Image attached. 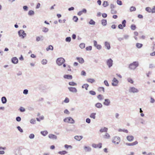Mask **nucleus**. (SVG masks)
<instances>
[{
  "mask_svg": "<svg viewBox=\"0 0 155 155\" xmlns=\"http://www.w3.org/2000/svg\"><path fill=\"white\" fill-rule=\"evenodd\" d=\"M139 65L138 61H134L130 64L129 68L131 70H134Z\"/></svg>",
  "mask_w": 155,
  "mask_h": 155,
  "instance_id": "obj_1",
  "label": "nucleus"
},
{
  "mask_svg": "<svg viewBox=\"0 0 155 155\" xmlns=\"http://www.w3.org/2000/svg\"><path fill=\"white\" fill-rule=\"evenodd\" d=\"M65 61L64 59L62 58H58L56 60V63L59 66L61 65Z\"/></svg>",
  "mask_w": 155,
  "mask_h": 155,
  "instance_id": "obj_2",
  "label": "nucleus"
},
{
  "mask_svg": "<svg viewBox=\"0 0 155 155\" xmlns=\"http://www.w3.org/2000/svg\"><path fill=\"white\" fill-rule=\"evenodd\" d=\"M18 34L19 36L21 38H24L26 36V34L23 30H20L18 31Z\"/></svg>",
  "mask_w": 155,
  "mask_h": 155,
  "instance_id": "obj_3",
  "label": "nucleus"
},
{
  "mask_svg": "<svg viewBox=\"0 0 155 155\" xmlns=\"http://www.w3.org/2000/svg\"><path fill=\"white\" fill-rule=\"evenodd\" d=\"M64 121L66 122L74 124V120L71 117L66 118L64 119Z\"/></svg>",
  "mask_w": 155,
  "mask_h": 155,
  "instance_id": "obj_4",
  "label": "nucleus"
},
{
  "mask_svg": "<svg viewBox=\"0 0 155 155\" xmlns=\"http://www.w3.org/2000/svg\"><path fill=\"white\" fill-rule=\"evenodd\" d=\"M129 91L130 92L134 93H138L139 92V90L134 87H130Z\"/></svg>",
  "mask_w": 155,
  "mask_h": 155,
  "instance_id": "obj_5",
  "label": "nucleus"
},
{
  "mask_svg": "<svg viewBox=\"0 0 155 155\" xmlns=\"http://www.w3.org/2000/svg\"><path fill=\"white\" fill-rule=\"evenodd\" d=\"M106 64L108 67L110 68L113 65V61L111 58H110L107 61Z\"/></svg>",
  "mask_w": 155,
  "mask_h": 155,
  "instance_id": "obj_6",
  "label": "nucleus"
},
{
  "mask_svg": "<svg viewBox=\"0 0 155 155\" xmlns=\"http://www.w3.org/2000/svg\"><path fill=\"white\" fill-rule=\"evenodd\" d=\"M120 141V139L119 137H114L112 142L114 143L118 144Z\"/></svg>",
  "mask_w": 155,
  "mask_h": 155,
  "instance_id": "obj_7",
  "label": "nucleus"
},
{
  "mask_svg": "<svg viewBox=\"0 0 155 155\" xmlns=\"http://www.w3.org/2000/svg\"><path fill=\"white\" fill-rule=\"evenodd\" d=\"M112 85L114 86H117L119 83V81L115 78H114L112 81Z\"/></svg>",
  "mask_w": 155,
  "mask_h": 155,
  "instance_id": "obj_8",
  "label": "nucleus"
},
{
  "mask_svg": "<svg viewBox=\"0 0 155 155\" xmlns=\"http://www.w3.org/2000/svg\"><path fill=\"white\" fill-rule=\"evenodd\" d=\"M110 99H106L104 100V102L103 103V104L105 105L108 106L110 105Z\"/></svg>",
  "mask_w": 155,
  "mask_h": 155,
  "instance_id": "obj_9",
  "label": "nucleus"
},
{
  "mask_svg": "<svg viewBox=\"0 0 155 155\" xmlns=\"http://www.w3.org/2000/svg\"><path fill=\"white\" fill-rule=\"evenodd\" d=\"M102 143H99L98 144H92V147L94 148H96L98 147L99 148H101L102 147Z\"/></svg>",
  "mask_w": 155,
  "mask_h": 155,
  "instance_id": "obj_10",
  "label": "nucleus"
},
{
  "mask_svg": "<svg viewBox=\"0 0 155 155\" xmlns=\"http://www.w3.org/2000/svg\"><path fill=\"white\" fill-rule=\"evenodd\" d=\"M87 10L86 9H83L82 10L79 11L78 13V15L81 16L83 13H86L87 12Z\"/></svg>",
  "mask_w": 155,
  "mask_h": 155,
  "instance_id": "obj_11",
  "label": "nucleus"
},
{
  "mask_svg": "<svg viewBox=\"0 0 155 155\" xmlns=\"http://www.w3.org/2000/svg\"><path fill=\"white\" fill-rule=\"evenodd\" d=\"M68 89L70 91L72 92L76 93L77 91V89L75 87H68Z\"/></svg>",
  "mask_w": 155,
  "mask_h": 155,
  "instance_id": "obj_12",
  "label": "nucleus"
},
{
  "mask_svg": "<svg viewBox=\"0 0 155 155\" xmlns=\"http://www.w3.org/2000/svg\"><path fill=\"white\" fill-rule=\"evenodd\" d=\"M138 144V142L136 141L135 142L132 143H126V144L128 146H133L135 145Z\"/></svg>",
  "mask_w": 155,
  "mask_h": 155,
  "instance_id": "obj_13",
  "label": "nucleus"
},
{
  "mask_svg": "<svg viewBox=\"0 0 155 155\" xmlns=\"http://www.w3.org/2000/svg\"><path fill=\"white\" fill-rule=\"evenodd\" d=\"M12 61L13 64H16L18 63V60L16 57H14L12 58Z\"/></svg>",
  "mask_w": 155,
  "mask_h": 155,
  "instance_id": "obj_14",
  "label": "nucleus"
},
{
  "mask_svg": "<svg viewBox=\"0 0 155 155\" xmlns=\"http://www.w3.org/2000/svg\"><path fill=\"white\" fill-rule=\"evenodd\" d=\"M84 149L85 152H90L91 151V148L89 147H87L86 146H84Z\"/></svg>",
  "mask_w": 155,
  "mask_h": 155,
  "instance_id": "obj_15",
  "label": "nucleus"
},
{
  "mask_svg": "<svg viewBox=\"0 0 155 155\" xmlns=\"http://www.w3.org/2000/svg\"><path fill=\"white\" fill-rule=\"evenodd\" d=\"M76 59L80 63L83 64L84 62V59L82 58L77 57Z\"/></svg>",
  "mask_w": 155,
  "mask_h": 155,
  "instance_id": "obj_16",
  "label": "nucleus"
},
{
  "mask_svg": "<svg viewBox=\"0 0 155 155\" xmlns=\"http://www.w3.org/2000/svg\"><path fill=\"white\" fill-rule=\"evenodd\" d=\"M134 137L132 135L127 136V140L129 141H132L134 139Z\"/></svg>",
  "mask_w": 155,
  "mask_h": 155,
  "instance_id": "obj_17",
  "label": "nucleus"
},
{
  "mask_svg": "<svg viewBox=\"0 0 155 155\" xmlns=\"http://www.w3.org/2000/svg\"><path fill=\"white\" fill-rule=\"evenodd\" d=\"M48 137L51 139H56L57 138L56 136L53 134H49L48 135Z\"/></svg>",
  "mask_w": 155,
  "mask_h": 155,
  "instance_id": "obj_18",
  "label": "nucleus"
},
{
  "mask_svg": "<svg viewBox=\"0 0 155 155\" xmlns=\"http://www.w3.org/2000/svg\"><path fill=\"white\" fill-rule=\"evenodd\" d=\"M105 46L108 50H109L110 48V44L109 42L106 41L105 42Z\"/></svg>",
  "mask_w": 155,
  "mask_h": 155,
  "instance_id": "obj_19",
  "label": "nucleus"
},
{
  "mask_svg": "<svg viewBox=\"0 0 155 155\" xmlns=\"http://www.w3.org/2000/svg\"><path fill=\"white\" fill-rule=\"evenodd\" d=\"M74 138L76 140L80 141L82 139L83 136H76L74 137Z\"/></svg>",
  "mask_w": 155,
  "mask_h": 155,
  "instance_id": "obj_20",
  "label": "nucleus"
},
{
  "mask_svg": "<svg viewBox=\"0 0 155 155\" xmlns=\"http://www.w3.org/2000/svg\"><path fill=\"white\" fill-rule=\"evenodd\" d=\"M64 78L67 79H71L72 78V77L71 75H64Z\"/></svg>",
  "mask_w": 155,
  "mask_h": 155,
  "instance_id": "obj_21",
  "label": "nucleus"
},
{
  "mask_svg": "<svg viewBox=\"0 0 155 155\" xmlns=\"http://www.w3.org/2000/svg\"><path fill=\"white\" fill-rule=\"evenodd\" d=\"M95 106L97 108H100L102 107L103 106L101 103H98L95 104Z\"/></svg>",
  "mask_w": 155,
  "mask_h": 155,
  "instance_id": "obj_22",
  "label": "nucleus"
},
{
  "mask_svg": "<svg viewBox=\"0 0 155 155\" xmlns=\"http://www.w3.org/2000/svg\"><path fill=\"white\" fill-rule=\"evenodd\" d=\"M108 130V129L106 127H104L103 128H101L100 130V131L101 133H102L103 132H107Z\"/></svg>",
  "mask_w": 155,
  "mask_h": 155,
  "instance_id": "obj_23",
  "label": "nucleus"
},
{
  "mask_svg": "<svg viewBox=\"0 0 155 155\" xmlns=\"http://www.w3.org/2000/svg\"><path fill=\"white\" fill-rule=\"evenodd\" d=\"M1 101L3 104H5L6 103L7 100L6 98L5 97H3L1 99Z\"/></svg>",
  "mask_w": 155,
  "mask_h": 155,
  "instance_id": "obj_24",
  "label": "nucleus"
},
{
  "mask_svg": "<svg viewBox=\"0 0 155 155\" xmlns=\"http://www.w3.org/2000/svg\"><path fill=\"white\" fill-rule=\"evenodd\" d=\"M87 82L89 83H93L94 82H95V80L93 78H89L87 80Z\"/></svg>",
  "mask_w": 155,
  "mask_h": 155,
  "instance_id": "obj_25",
  "label": "nucleus"
},
{
  "mask_svg": "<svg viewBox=\"0 0 155 155\" xmlns=\"http://www.w3.org/2000/svg\"><path fill=\"white\" fill-rule=\"evenodd\" d=\"M101 24L103 26H106L107 24V21L106 20L103 19L101 20Z\"/></svg>",
  "mask_w": 155,
  "mask_h": 155,
  "instance_id": "obj_26",
  "label": "nucleus"
},
{
  "mask_svg": "<svg viewBox=\"0 0 155 155\" xmlns=\"http://www.w3.org/2000/svg\"><path fill=\"white\" fill-rule=\"evenodd\" d=\"M28 15L29 16H32L34 15V12L32 10H30L28 12Z\"/></svg>",
  "mask_w": 155,
  "mask_h": 155,
  "instance_id": "obj_27",
  "label": "nucleus"
},
{
  "mask_svg": "<svg viewBox=\"0 0 155 155\" xmlns=\"http://www.w3.org/2000/svg\"><path fill=\"white\" fill-rule=\"evenodd\" d=\"M46 50L47 51L49 50H53V47L52 45H50L48 46V47L46 48Z\"/></svg>",
  "mask_w": 155,
  "mask_h": 155,
  "instance_id": "obj_28",
  "label": "nucleus"
},
{
  "mask_svg": "<svg viewBox=\"0 0 155 155\" xmlns=\"http://www.w3.org/2000/svg\"><path fill=\"white\" fill-rule=\"evenodd\" d=\"M41 134L43 136H45L48 134V132L46 130L41 131Z\"/></svg>",
  "mask_w": 155,
  "mask_h": 155,
  "instance_id": "obj_29",
  "label": "nucleus"
},
{
  "mask_svg": "<svg viewBox=\"0 0 155 155\" xmlns=\"http://www.w3.org/2000/svg\"><path fill=\"white\" fill-rule=\"evenodd\" d=\"M97 98L100 101H101L104 99V97L103 95L101 94H99L97 96Z\"/></svg>",
  "mask_w": 155,
  "mask_h": 155,
  "instance_id": "obj_30",
  "label": "nucleus"
},
{
  "mask_svg": "<svg viewBox=\"0 0 155 155\" xmlns=\"http://www.w3.org/2000/svg\"><path fill=\"white\" fill-rule=\"evenodd\" d=\"M96 113H92L90 114V117L91 118L95 119L96 118Z\"/></svg>",
  "mask_w": 155,
  "mask_h": 155,
  "instance_id": "obj_31",
  "label": "nucleus"
},
{
  "mask_svg": "<svg viewBox=\"0 0 155 155\" xmlns=\"http://www.w3.org/2000/svg\"><path fill=\"white\" fill-rule=\"evenodd\" d=\"M68 153V152L66 151H59L58 153L61 155H64Z\"/></svg>",
  "mask_w": 155,
  "mask_h": 155,
  "instance_id": "obj_32",
  "label": "nucleus"
},
{
  "mask_svg": "<svg viewBox=\"0 0 155 155\" xmlns=\"http://www.w3.org/2000/svg\"><path fill=\"white\" fill-rule=\"evenodd\" d=\"M89 86V85L88 84H84L82 86V88H85L86 90H87Z\"/></svg>",
  "mask_w": 155,
  "mask_h": 155,
  "instance_id": "obj_33",
  "label": "nucleus"
},
{
  "mask_svg": "<svg viewBox=\"0 0 155 155\" xmlns=\"http://www.w3.org/2000/svg\"><path fill=\"white\" fill-rule=\"evenodd\" d=\"M143 46V45L142 44L137 43L136 44V46L138 48H140Z\"/></svg>",
  "mask_w": 155,
  "mask_h": 155,
  "instance_id": "obj_34",
  "label": "nucleus"
},
{
  "mask_svg": "<svg viewBox=\"0 0 155 155\" xmlns=\"http://www.w3.org/2000/svg\"><path fill=\"white\" fill-rule=\"evenodd\" d=\"M43 38V36H37L36 37V41H40L41 39Z\"/></svg>",
  "mask_w": 155,
  "mask_h": 155,
  "instance_id": "obj_35",
  "label": "nucleus"
},
{
  "mask_svg": "<svg viewBox=\"0 0 155 155\" xmlns=\"http://www.w3.org/2000/svg\"><path fill=\"white\" fill-rule=\"evenodd\" d=\"M48 31V29L46 27H43L42 28V31L44 32H47Z\"/></svg>",
  "mask_w": 155,
  "mask_h": 155,
  "instance_id": "obj_36",
  "label": "nucleus"
},
{
  "mask_svg": "<svg viewBox=\"0 0 155 155\" xmlns=\"http://www.w3.org/2000/svg\"><path fill=\"white\" fill-rule=\"evenodd\" d=\"M118 131L119 132H121L123 131V132L126 133H128V131L127 130H125V129H119L118 130Z\"/></svg>",
  "mask_w": 155,
  "mask_h": 155,
  "instance_id": "obj_37",
  "label": "nucleus"
},
{
  "mask_svg": "<svg viewBox=\"0 0 155 155\" xmlns=\"http://www.w3.org/2000/svg\"><path fill=\"white\" fill-rule=\"evenodd\" d=\"M79 46L81 48H84L85 47V44L84 43H81L80 45Z\"/></svg>",
  "mask_w": 155,
  "mask_h": 155,
  "instance_id": "obj_38",
  "label": "nucleus"
},
{
  "mask_svg": "<svg viewBox=\"0 0 155 155\" xmlns=\"http://www.w3.org/2000/svg\"><path fill=\"white\" fill-rule=\"evenodd\" d=\"M89 23L91 25H95V22L92 19H91L89 22Z\"/></svg>",
  "mask_w": 155,
  "mask_h": 155,
  "instance_id": "obj_39",
  "label": "nucleus"
},
{
  "mask_svg": "<svg viewBox=\"0 0 155 155\" xmlns=\"http://www.w3.org/2000/svg\"><path fill=\"white\" fill-rule=\"evenodd\" d=\"M69 84L71 86H76L77 85V84L73 82H71L69 83Z\"/></svg>",
  "mask_w": 155,
  "mask_h": 155,
  "instance_id": "obj_40",
  "label": "nucleus"
},
{
  "mask_svg": "<svg viewBox=\"0 0 155 155\" xmlns=\"http://www.w3.org/2000/svg\"><path fill=\"white\" fill-rule=\"evenodd\" d=\"M108 5V2L107 1H104L103 4V6L104 7H106Z\"/></svg>",
  "mask_w": 155,
  "mask_h": 155,
  "instance_id": "obj_41",
  "label": "nucleus"
},
{
  "mask_svg": "<svg viewBox=\"0 0 155 155\" xmlns=\"http://www.w3.org/2000/svg\"><path fill=\"white\" fill-rule=\"evenodd\" d=\"M136 8L134 6H131L130 7V12L134 11H136Z\"/></svg>",
  "mask_w": 155,
  "mask_h": 155,
  "instance_id": "obj_42",
  "label": "nucleus"
},
{
  "mask_svg": "<svg viewBox=\"0 0 155 155\" xmlns=\"http://www.w3.org/2000/svg\"><path fill=\"white\" fill-rule=\"evenodd\" d=\"M126 21L125 20H124L122 21V25L123 26V27H126Z\"/></svg>",
  "mask_w": 155,
  "mask_h": 155,
  "instance_id": "obj_43",
  "label": "nucleus"
},
{
  "mask_svg": "<svg viewBox=\"0 0 155 155\" xmlns=\"http://www.w3.org/2000/svg\"><path fill=\"white\" fill-rule=\"evenodd\" d=\"M131 29L133 30H135L136 29V27L135 25H131V27H130Z\"/></svg>",
  "mask_w": 155,
  "mask_h": 155,
  "instance_id": "obj_44",
  "label": "nucleus"
},
{
  "mask_svg": "<svg viewBox=\"0 0 155 155\" xmlns=\"http://www.w3.org/2000/svg\"><path fill=\"white\" fill-rule=\"evenodd\" d=\"M110 137V135L107 133H106V134L104 136V138H105L108 139Z\"/></svg>",
  "mask_w": 155,
  "mask_h": 155,
  "instance_id": "obj_45",
  "label": "nucleus"
},
{
  "mask_svg": "<svg viewBox=\"0 0 155 155\" xmlns=\"http://www.w3.org/2000/svg\"><path fill=\"white\" fill-rule=\"evenodd\" d=\"M146 10L148 12H151V9L150 7H147L145 8Z\"/></svg>",
  "mask_w": 155,
  "mask_h": 155,
  "instance_id": "obj_46",
  "label": "nucleus"
},
{
  "mask_svg": "<svg viewBox=\"0 0 155 155\" xmlns=\"http://www.w3.org/2000/svg\"><path fill=\"white\" fill-rule=\"evenodd\" d=\"M71 38L70 37H67L65 39V41L66 42H70L71 41Z\"/></svg>",
  "mask_w": 155,
  "mask_h": 155,
  "instance_id": "obj_47",
  "label": "nucleus"
},
{
  "mask_svg": "<svg viewBox=\"0 0 155 155\" xmlns=\"http://www.w3.org/2000/svg\"><path fill=\"white\" fill-rule=\"evenodd\" d=\"M47 61L46 59H43L41 61V63L43 64H45L47 63Z\"/></svg>",
  "mask_w": 155,
  "mask_h": 155,
  "instance_id": "obj_48",
  "label": "nucleus"
},
{
  "mask_svg": "<svg viewBox=\"0 0 155 155\" xmlns=\"http://www.w3.org/2000/svg\"><path fill=\"white\" fill-rule=\"evenodd\" d=\"M111 13L112 14H115L117 13V11L114 9H111Z\"/></svg>",
  "mask_w": 155,
  "mask_h": 155,
  "instance_id": "obj_49",
  "label": "nucleus"
},
{
  "mask_svg": "<svg viewBox=\"0 0 155 155\" xmlns=\"http://www.w3.org/2000/svg\"><path fill=\"white\" fill-rule=\"evenodd\" d=\"M127 81L128 82L131 83L133 84L134 81H133L132 79L130 78H128L127 79Z\"/></svg>",
  "mask_w": 155,
  "mask_h": 155,
  "instance_id": "obj_50",
  "label": "nucleus"
},
{
  "mask_svg": "<svg viewBox=\"0 0 155 155\" xmlns=\"http://www.w3.org/2000/svg\"><path fill=\"white\" fill-rule=\"evenodd\" d=\"M98 91H102L104 92V87H100L98 88Z\"/></svg>",
  "mask_w": 155,
  "mask_h": 155,
  "instance_id": "obj_51",
  "label": "nucleus"
},
{
  "mask_svg": "<svg viewBox=\"0 0 155 155\" xmlns=\"http://www.w3.org/2000/svg\"><path fill=\"white\" fill-rule=\"evenodd\" d=\"M17 128L20 132L22 133L23 132V130L21 128V127L20 126H18L17 127Z\"/></svg>",
  "mask_w": 155,
  "mask_h": 155,
  "instance_id": "obj_52",
  "label": "nucleus"
},
{
  "mask_svg": "<svg viewBox=\"0 0 155 155\" xmlns=\"http://www.w3.org/2000/svg\"><path fill=\"white\" fill-rule=\"evenodd\" d=\"M34 137L35 135L33 134H31L29 136V138L31 139L34 138Z\"/></svg>",
  "mask_w": 155,
  "mask_h": 155,
  "instance_id": "obj_53",
  "label": "nucleus"
},
{
  "mask_svg": "<svg viewBox=\"0 0 155 155\" xmlns=\"http://www.w3.org/2000/svg\"><path fill=\"white\" fill-rule=\"evenodd\" d=\"M30 123L32 124H35V123L36 120L35 119H32L30 121Z\"/></svg>",
  "mask_w": 155,
  "mask_h": 155,
  "instance_id": "obj_54",
  "label": "nucleus"
},
{
  "mask_svg": "<svg viewBox=\"0 0 155 155\" xmlns=\"http://www.w3.org/2000/svg\"><path fill=\"white\" fill-rule=\"evenodd\" d=\"M92 47L91 46H89L88 47H87L86 48V49L87 51H91L92 49Z\"/></svg>",
  "mask_w": 155,
  "mask_h": 155,
  "instance_id": "obj_55",
  "label": "nucleus"
},
{
  "mask_svg": "<svg viewBox=\"0 0 155 155\" xmlns=\"http://www.w3.org/2000/svg\"><path fill=\"white\" fill-rule=\"evenodd\" d=\"M117 4H118V5H122V3L121 1L117 0Z\"/></svg>",
  "mask_w": 155,
  "mask_h": 155,
  "instance_id": "obj_56",
  "label": "nucleus"
},
{
  "mask_svg": "<svg viewBox=\"0 0 155 155\" xmlns=\"http://www.w3.org/2000/svg\"><path fill=\"white\" fill-rule=\"evenodd\" d=\"M73 19L74 20V21L77 22L78 20V18L77 16H74L73 17Z\"/></svg>",
  "mask_w": 155,
  "mask_h": 155,
  "instance_id": "obj_57",
  "label": "nucleus"
},
{
  "mask_svg": "<svg viewBox=\"0 0 155 155\" xmlns=\"http://www.w3.org/2000/svg\"><path fill=\"white\" fill-rule=\"evenodd\" d=\"M23 93L24 94H27L28 93V90L27 89H25L24 90Z\"/></svg>",
  "mask_w": 155,
  "mask_h": 155,
  "instance_id": "obj_58",
  "label": "nucleus"
},
{
  "mask_svg": "<svg viewBox=\"0 0 155 155\" xmlns=\"http://www.w3.org/2000/svg\"><path fill=\"white\" fill-rule=\"evenodd\" d=\"M89 93H90V94L93 95H95L96 94L95 92L92 91H89Z\"/></svg>",
  "mask_w": 155,
  "mask_h": 155,
  "instance_id": "obj_59",
  "label": "nucleus"
},
{
  "mask_svg": "<svg viewBox=\"0 0 155 155\" xmlns=\"http://www.w3.org/2000/svg\"><path fill=\"white\" fill-rule=\"evenodd\" d=\"M69 101V100L68 97H66L64 101V102L66 103H68Z\"/></svg>",
  "mask_w": 155,
  "mask_h": 155,
  "instance_id": "obj_60",
  "label": "nucleus"
},
{
  "mask_svg": "<svg viewBox=\"0 0 155 155\" xmlns=\"http://www.w3.org/2000/svg\"><path fill=\"white\" fill-rule=\"evenodd\" d=\"M19 110L20 111L22 112H24L25 111V109L22 107H20Z\"/></svg>",
  "mask_w": 155,
  "mask_h": 155,
  "instance_id": "obj_61",
  "label": "nucleus"
},
{
  "mask_svg": "<svg viewBox=\"0 0 155 155\" xmlns=\"http://www.w3.org/2000/svg\"><path fill=\"white\" fill-rule=\"evenodd\" d=\"M23 8L25 11H27L28 10V8L27 6H24L23 7Z\"/></svg>",
  "mask_w": 155,
  "mask_h": 155,
  "instance_id": "obj_62",
  "label": "nucleus"
},
{
  "mask_svg": "<svg viewBox=\"0 0 155 155\" xmlns=\"http://www.w3.org/2000/svg\"><path fill=\"white\" fill-rule=\"evenodd\" d=\"M86 73L83 70L81 71V74L82 75L86 76Z\"/></svg>",
  "mask_w": 155,
  "mask_h": 155,
  "instance_id": "obj_63",
  "label": "nucleus"
},
{
  "mask_svg": "<svg viewBox=\"0 0 155 155\" xmlns=\"http://www.w3.org/2000/svg\"><path fill=\"white\" fill-rule=\"evenodd\" d=\"M97 49L100 50L101 49L102 47L100 45H97L96 47Z\"/></svg>",
  "mask_w": 155,
  "mask_h": 155,
  "instance_id": "obj_64",
  "label": "nucleus"
}]
</instances>
